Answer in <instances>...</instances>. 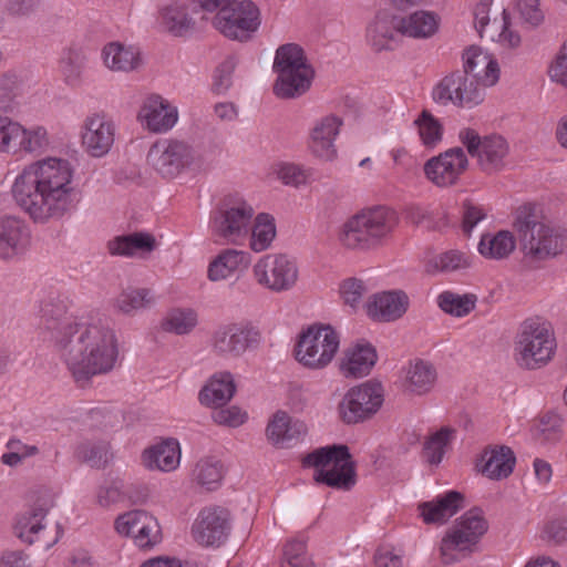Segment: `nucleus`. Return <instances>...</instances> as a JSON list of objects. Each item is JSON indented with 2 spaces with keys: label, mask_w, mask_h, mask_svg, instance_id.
Here are the masks:
<instances>
[{
  "label": "nucleus",
  "mask_w": 567,
  "mask_h": 567,
  "mask_svg": "<svg viewBox=\"0 0 567 567\" xmlns=\"http://www.w3.org/2000/svg\"><path fill=\"white\" fill-rule=\"evenodd\" d=\"M414 124L417 126L419 135L426 147H434L442 141L443 126L427 110L422 111Z\"/></svg>",
  "instance_id": "51"
},
{
  "label": "nucleus",
  "mask_w": 567,
  "mask_h": 567,
  "mask_svg": "<svg viewBox=\"0 0 567 567\" xmlns=\"http://www.w3.org/2000/svg\"><path fill=\"white\" fill-rule=\"evenodd\" d=\"M340 292L344 302L354 308L365 295L367 287L361 279L348 278L341 284Z\"/></svg>",
  "instance_id": "55"
},
{
  "label": "nucleus",
  "mask_w": 567,
  "mask_h": 567,
  "mask_svg": "<svg viewBox=\"0 0 567 567\" xmlns=\"http://www.w3.org/2000/svg\"><path fill=\"white\" fill-rule=\"evenodd\" d=\"M104 64L112 71L130 72L138 64V52L133 47L110 43L103 49Z\"/></svg>",
  "instance_id": "39"
},
{
  "label": "nucleus",
  "mask_w": 567,
  "mask_h": 567,
  "mask_svg": "<svg viewBox=\"0 0 567 567\" xmlns=\"http://www.w3.org/2000/svg\"><path fill=\"white\" fill-rule=\"evenodd\" d=\"M236 390L233 375L223 372L212 378L209 383L199 392L202 404L213 408L225 405L234 395Z\"/></svg>",
  "instance_id": "36"
},
{
  "label": "nucleus",
  "mask_w": 567,
  "mask_h": 567,
  "mask_svg": "<svg viewBox=\"0 0 567 567\" xmlns=\"http://www.w3.org/2000/svg\"><path fill=\"white\" fill-rule=\"evenodd\" d=\"M339 344V334L331 326L313 324L299 336L295 357L303 367L320 370L332 361Z\"/></svg>",
  "instance_id": "11"
},
{
  "label": "nucleus",
  "mask_w": 567,
  "mask_h": 567,
  "mask_svg": "<svg viewBox=\"0 0 567 567\" xmlns=\"http://www.w3.org/2000/svg\"><path fill=\"white\" fill-rule=\"evenodd\" d=\"M147 162L164 178H175L185 171L199 168L202 158L185 140L159 138L148 150Z\"/></svg>",
  "instance_id": "10"
},
{
  "label": "nucleus",
  "mask_w": 567,
  "mask_h": 567,
  "mask_svg": "<svg viewBox=\"0 0 567 567\" xmlns=\"http://www.w3.org/2000/svg\"><path fill=\"white\" fill-rule=\"evenodd\" d=\"M516 241L508 230H501L495 235L485 234L481 237L478 251L488 259L507 258L515 249Z\"/></svg>",
  "instance_id": "38"
},
{
  "label": "nucleus",
  "mask_w": 567,
  "mask_h": 567,
  "mask_svg": "<svg viewBox=\"0 0 567 567\" xmlns=\"http://www.w3.org/2000/svg\"><path fill=\"white\" fill-rule=\"evenodd\" d=\"M76 456L91 467L104 468L110 462V444L106 441H85L76 449Z\"/></svg>",
  "instance_id": "45"
},
{
  "label": "nucleus",
  "mask_w": 567,
  "mask_h": 567,
  "mask_svg": "<svg viewBox=\"0 0 567 567\" xmlns=\"http://www.w3.org/2000/svg\"><path fill=\"white\" fill-rule=\"evenodd\" d=\"M509 14L505 9H502L498 16H495L493 20L486 25L489 32L495 33L494 35H484L483 39L492 42H497L501 45L509 49H515L520 44V35L511 30Z\"/></svg>",
  "instance_id": "43"
},
{
  "label": "nucleus",
  "mask_w": 567,
  "mask_h": 567,
  "mask_svg": "<svg viewBox=\"0 0 567 567\" xmlns=\"http://www.w3.org/2000/svg\"><path fill=\"white\" fill-rule=\"evenodd\" d=\"M409 297L403 291H384L373 296L368 303V315L377 321L390 322L408 310Z\"/></svg>",
  "instance_id": "27"
},
{
  "label": "nucleus",
  "mask_w": 567,
  "mask_h": 567,
  "mask_svg": "<svg viewBox=\"0 0 567 567\" xmlns=\"http://www.w3.org/2000/svg\"><path fill=\"white\" fill-rule=\"evenodd\" d=\"M236 68V59L228 56L216 70L213 90L220 94L225 93L231 85V74Z\"/></svg>",
  "instance_id": "57"
},
{
  "label": "nucleus",
  "mask_w": 567,
  "mask_h": 567,
  "mask_svg": "<svg viewBox=\"0 0 567 567\" xmlns=\"http://www.w3.org/2000/svg\"><path fill=\"white\" fill-rule=\"evenodd\" d=\"M516 9L524 23L537 27L544 21L538 0H516Z\"/></svg>",
  "instance_id": "56"
},
{
  "label": "nucleus",
  "mask_w": 567,
  "mask_h": 567,
  "mask_svg": "<svg viewBox=\"0 0 567 567\" xmlns=\"http://www.w3.org/2000/svg\"><path fill=\"white\" fill-rule=\"evenodd\" d=\"M159 24L174 37H185L195 29V20L185 4L172 3L162 9Z\"/></svg>",
  "instance_id": "35"
},
{
  "label": "nucleus",
  "mask_w": 567,
  "mask_h": 567,
  "mask_svg": "<svg viewBox=\"0 0 567 567\" xmlns=\"http://www.w3.org/2000/svg\"><path fill=\"white\" fill-rule=\"evenodd\" d=\"M252 272L256 282L272 292L288 291L298 280L297 264L285 254L265 255L254 265Z\"/></svg>",
  "instance_id": "16"
},
{
  "label": "nucleus",
  "mask_w": 567,
  "mask_h": 567,
  "mask_svg": "<svg viewBox=\"0 0 567 567\" xmlns=\"http://www.w3.org/2000/svg\"><path fill=\"white\" fill-rule=\"evenodd\" d=\"M53 506L54 497L51 493L43 492L38 495L31 505L16 516L14 535L22 542L42 549L55 545L62 536V527L59 523H51L48 519Z\"/></svg>",
  "instance_id": "9"
},
{
  "label": "nucleus",
  "mask_w": 567,
  "mask_h": 567,
  "mask_svg": "<svg viewBox=\"0 0 567 567\" xmlns=\"http://www.w3.org/2000/svg\"><path fill=\"white\" fill-rule=\"evenodd\" d=\"M458 140L466 147L467 153L477 158L483 172L493 174L505 166L504 159L508 154V144L503 136L492 134L481 137L474 128L464 127L458 132Z\"/></svg>",
  "instance_id": "14"
},
{
  "label": "nucleus",
  "mask_w": 567,
  "mask_h": 567,
  "mask_svg": "<svg viewBox=\"0 0 567 567\" xmlns=\"http://www.w3.org/2000/svg\"><path fill=\"white\" fill-rule=\"evenodd\" d=\"M289 424V415L286 412L278 411L268 423L266 433L269 441L282 447L285 442V431Z\"/></svg>",
  "instance_id": "59"
},
{
  "label": "nucleus",
  "mask_w": 567,
  "mask_h": 567,
  "mask_svg": "<svg viewBox=\"0 0 567 567\" xmlns=\"http://www.w3.org/2000/svg\"><path fill=\"white\" fill-rule=\"evenodd\" d=\"M493 0H481L476 3L474 14V25L481 38L484 35H494L495 33L489 32L486 25L491 22Z\"/></svg>",
  "instance_id": "60"
},
{
  "label": "nucleus",
  "mask_w": 567,
  "mask_h": 567,
  "mask_svg": "<svg viewBox=\"0 0 567 567\" xmlns=\"http://www.w3.org/2000/svg\"><path fill=\"white\" fill-rule=\"evenodd\" d=\"M382 402L381 385L365 382L347 392L339 404L340 416L348 424L364 421L377 413Z\"/></svg>",
  "instance_id": "19"
},
{
  "label": "nucleus",
  "mask_w": 567,
  "mask_h": 567,
  "mask_svg": "<svg viewBox=\"0 0 567 567\" xmlns=\"http://www.w3.org/2000/svg\"><path fill=\"white\" fill-rule=\"evenodd\" d=\"M557 343L551 324L542 317L525 319L514 339L515 358L519 367L535 370L554 357Z\"/></svg>",
  "instance_id": "5"
},
{
  "label": "nucleus",
  "mask_w": 567,
  "mask_h": 567,
  "mask_svg": "<svg viewBox=\"0 0 567 567\" xmlns=\"http://www.w3.org/2000/svg\"><path fill=\"white\" fill-rule=\"evenodd\" d=\"M13 114L0 111V153L41 154L45 152L50 145L47 128L40 125L27 128L11 117Z\"/></svg>",
  "instance_id": "12"
},
{
  "label": "nucleus",
  "mask_w": 567,
  "mask_h": 567,
  "mask_svg": "<svg viewBox=\"0 0 567 567\" xmlns=\"http://www.w3.org/2000/svg\"><path fill=\"white\" fill-rule=\"evenodd\" d=\"M485 87L464 70L456 71L445 76L436 85L433 99L443 105L453 103L457 106L471 107L483 101Z\"/></svg>",
  "instance_id": "18"
},
{
  "label": "nucleus",
  "mask_w": 567,
  "mask_h": 567,
  "mask_svg": "<svg viewBox=\"0 0 567 567\" xmlns=\"http://www.w3.org/2000/svg\"><path fill=\"white\" fill-rule=\"evenodd\" d=\"M31 243L28 223L13 215L0 217V260L12 261L25 254Z\"/></svg>",
  "instance_id": "22"
},
{
  "label": "nucleus",
  "mask_w": 567,
  "mask_h": 567,
  "mask_svg": "<svg viewBox=\"0 0 567 567\" xmlns=\"http://www.w3.org/2000/svg\"><path fill=\"white\" fill-rule=\"evenodd\" d=\"M138 117L151 132L164 133L176 124L178 112L161 95L153 94L144 101Z\"/></svg>",
  "instance_id": "25"
},
{
  "label": "nucleus",
  "mask_w": 567,
  "mask_h": 567,
  "mask_svg": "<svg viewBox=\"0 0 567 567\" xmlns=\"http://www.w3.org/2000/svg\"><path fill=\"white\" fill-rule=\"evenodd\" d=\"M155 302L154 296L145 288H127L115 299L114 307L123 315L134 316Z\"/></svg>",
  "instance_id": "41"
},
{
  "label": "nucleus",
  "mask_w": 567,
  "mask_h": 567,
  "mask_svg": "<svg viewBox=\"0 0 567 567\" xmlns=\"http://www.w3.org/2000/svg\"><path fill=\"white\" fill-rule=\"evenodd\" d=\"M212 417L218 424L236 427L245 422L246 413L241 412L237 406H230L228 409L215 410Z\"/></svg>",
  "instance_id": "61"
},
{
  "label": "nucleus",
  "mask_w": 567,
  "mask_h": 567,
  "mask_svg": "<svg viewBox=\"0 0 567 567\" xmlns=\"http://www.w3.org/2000/svg\"><path fill=\"white\" fill-rule=\"evenodd\" d=\"M550 79L567 86V43L563 45L549 69Z\"/></svg>",
  "instance_id": "63"
},
{
  "label": "nucleus",
  "mask_w": 567,
  "mask_h": 567,
  "mask_svg": "<svg viewBox=\"0 0 567 567\" xmlns=\"http://www.w3.org/2000/svg\"><path fill=\"white\" fill-rule=\"evenodd\" d=\"M486 217V214L484 213L483 208L480 206H476L472 203H465L464 204V212H463V229L465 233H471L472 229Z\"/></svg>",
  "instance_id": "64"
},
{
  "label": "nucleus",
  "mask_w": 567,
  "mask_h": 567,
  "mask_svg": "<svg viewBox=\"0 0 567 567\" xmlns=\"http://www.w3.org/2000/svg\"><path fill=\"white\" fill-rule=\"evenodd\" d=\"M476 300L475 295L443 291L437 297V305L445 313L454 317H465L475 308Z\"/></svg>",
  "instance_id": "46"
},
{
  "label": "nucleus",
  "mask_w": 567,
  "mask_h": 567,
  "mask_svg": "<svg viewBox=\"0 0 567 567\" xmlns=\"http://www.w3.org/2000/svg\"><path fill=\"white\" fill-rule=\"evenodd\" d=\"M488 524L478 508L463 514L446 532L441 543L442 561L445 565L456 561L454 550H466L476 545L487 532Z\"/></svg>",
  "instance_id": "13"
},
{
  "label": "nucleus",
  "mask_w": 567,
  "mask_h": 567,
  "mask_svg": "<svg viewBox=\"0 0 567 567\" xmlns=\"http://www.w3.org/2000/svg\"><path fill=\"white\" fill-rule=\"evenodd\" d=\"M465 497L457 491H449L433 501L419 505L420 514L426 524H443L464 508Z\"/></svg>",
  "instance_id": "26"
},
{
  "label": "nucleus",
  "mask_w": 567,
  "mask_h": 567,
  "mask_svg": "<svg viewBox=\"0 0 567 567\" xmlns=\"http://www.w3.org/2000/svg\"><path fill=\"white\" fill-rule=\"evenodd\" d=\"M156 247V239L150 233L135 231L116 236L107 243L112 256L133 257L136 254H148Z\"/></svg>",
  "instance_id": "33"
},
{
  "label": "nucleus",
  "mask_w": 567,
  "mask_h": 567,
  "mask_svg": "<svg viewBox=\"0 0 567 567\" xmlns=\"http://www.w3.org/2000/svg\"><path fill=\"white\" fill-rule=\"evenodd\" d=\"M455 430L449 426L441 427L424 443L423 454L431 465H439L445 454V447L451 442Z\"/></svg>",
  "instance_id": "48"
},
{
  "label": "nucleus",
  "mask_w": 567,
  "mask_h": 567,
  "mask_svg": "<svg viewBox=\"0 0 567 567\" xmlns=\"http://www.w3.org/2000/svg\"><path fill=\"white\" fill-rule=\"evenodd\" d=\"M146 528L148 532L154 529L153 516L144 511H133L121 515L115 520V529L118 534L134 538L140 532Z\"/></svg>",
  "instance_id": "44"
},
{
  "label": "nucleus",
  "mask_w": 567,
  "mask_h": 567,
  "mask_svg": "<svg viewBox=\"0 0 567 567\" xmlns=\"http://www.w3.org/2000/svg\"><path fill=\"white\" fill-rule=\"evenodd\" d=\"M398 32L413 39H429L433 37L440 25V17L432 11L416 10L405 16L395 17Z\"/></svg>",
  "instance_id": "29"
},
{
  "label": "nucleus",
  "mask_w": 567,
  "mask_h": 567,
  "mask_svg": "<svg viewBox=\"0 0 567 567\" xmlns=\"http://www.w3.org/2000/svg\"><path fill=\"white\" fill-rule=\"evenodd\" d=\"M230 513L220 506L203 508L192 526V535L196 543L206 547H219L230 533Z\"/></svg>",
  "instance_id": "20"
},
{
  "label": "nucleus",
  "mask_w": 567,
  "mask_h": 567,
  "mask_svg": "<svg viewBox=\"0 0 567 567\" xmlns=\"http://www.w3.org/2000/svg\"><path fill=\"white\" fill-rule=\"evenodd\" d=\"M21 93V83L16 73H4L0 76V111L4 113L18 112L16 97Z\"/></svg>",
  "instance_id": "50"
},
{
  "label": "nucleus",
  "mask_w": 567,
  "mask_h": 567,
  "mask_svg": "<svg viewBox=\"0 0 567 567\" xmlns=\"http://www.w3.org/2000/svg\"><path fill=\"white\" fill-rule=\"evenodd\" d=\"M42 327L54 341L61 360L76 383L105 374L115 367L118 349L114 331L105 319L76 320L68 315V302L60 297L42 307Z\"/></svg>",
  "instance_id": "1"
},
{
  "label": "nucleus",
  "mask_w": 567,
  "mask_h": 567,
  "mask_svg": "<svg viewBox=\"0 0 567 567\" xmlns=\"http://www.w3.org/2000/svg\"><path fill=\"white\" fill-rule=\"evenodd\" d=\"M250 248L255 252L267 250L276 237V225L272 216L260 213L250 225Z\"/></svg>",
  "instance_id": "42"
},
{
  "label": "nucleus",
  "mask_w": 567,
  "mask_h": 567,
  "mask_svg": "<svg viewBox=\"0 0 567 567\" xmlns=\"http://www.w3.org/2000/svg\"><path fill=\"white\" fill-rule=\"evenodd\" d=\"M515 228L520 248L527 257L543 260L567 252V229L540 221L532 206L518 210Z\"/></svg>",
  "instance_id": "4"
},
{
  "label": "nucleus",
  "mask_w": 567,
  "mask_h": 567,
  "mask_svg": "<svg viewBox=\"0 0 567 567\" xmlns=\"http://www.w3.org/2000/svg\"><path fill=\"white\" fill-rule=\"evenodd\" d=\"M81 136L86 153L102 157L114 144L115 125L105 115L95 113L84 120Z\"/></svg>",
  "instance_id": "23"
},
{
  "label": "nucleus",
  "mask_w": 567,
  "mask_h": 567,
  "mask_svg": "<svg viewBox=\"0 0 567 567\" xmlns=\"http://www.w3.org/2000/svg\"><path fill=\"white\" fill-rule=\"evenodd\" d=\"M396 224L398 216L394 210L375 206L350 217L342 225L338 238L347 249L368 251L380 247Z\"/></svg>",
  "instance_id": "3"
},
{
  "label": "nucleus",
  "mask_w": 567,
  "mask_h": 567,
  "mask_svg": "<svg viewBox=\"0 0 567 567\" xmlns=\"http://www.w3.org/2000/svg\"><path fill=\"white\" fill-rule=\"evenodd\" d=\"M341 125L342 120L332 114L315 122L309 134V148L316 157L328 162L337 156L334 141Z\"/></svg>",
  "instance_id": "24"
},
{
  "label": "nucleus",
  "mask_w": 567,
  "mask_h": 567,
  "mask_svg": "<svg viewBox=\"0 0 567 567\" xmlns=\"http://www.w3.org/2000/svg\"><path fill=\"white\" fill-rule=\"evenodd\" d=\"M41 7V0H7L3 10L11 17L25 18L37 13Z\"/></svg>",
  "instance_id": "58"
},
{
  "label": "nucleus",
  "mask_w": 567,
  "mask_h": 567,
  "mask_svg": "<svg viewBox=\"0 0 567 567\" xmlns=\"http://www.w3.org/2000/svg\"><path fill=\"white\" fill-rule=\"evenodd\" d=\"M260 341L259 330L250 323H225L218 326L210 337L212 351L220 358L236 359Z\"/></svg>",
  "instance_id": "15"
},
{
  "label": "nucleus",
  "mask_w": 567,
  "mask_h": 567,
  "mask_svg": "<svg viewBox=\"0 0 567 567\" xmlns=\"http://www.w3.org/2000/svg\"><path fill=\"white\" fill-rule=\"evenodd\" d=\"M272 68L278 75L274 92L280 99H295L305 94L315 75L303 49L296 43H286L277 49Z\"/></svg>",
  "instance_id": "8"
},
{
  "label": "nucleus",
  "mask_w": 567,
  "mask_h": 567,
  "mask_svg": "<svg viewBox=\"0 0 567 567\" xmlns=\"http://www.w3.org/2000/svg\"><path fill=\"white\" fill-rule=\"evenodd\" d=\"M248 255L241 250H223L208 267V278L212 281H219L228 278L240 267L248 265Z\"/></svg>",
  "instance_id": "37"
},
{
  "label": "nucleus",
  "mask_w": 567,
  "mask_h": 567,
  "mask_svg": "<svg viewBox=\"0 0 567 567\" xmlns=\"http://www.w3.org/2000/svg\"><path fill=\"white\" fill-rule=\"evenodd\" d=\"M16 204L38 224L62 218L75 197L69 161L49 157L27 166L11 187Z\"/></svg>",
  "instance_id": "2"
},
{
  "label": "nucleus",
  "mask_w": 567,
  "mask_h": 567,
  "mask_svg": "<svg viewBox=\"0 0 567 567\" xmlns=\"http://www.w3.org/2000/svg\"><path fill=\"white\" fill-rule=\"evenodd\" d=\"M223 475L221 463L212 457L199 460L194 470L195 481L207 491L216 489L223 480Z\"/></svg>",
  "instance_id": "47"
},
{
  "label": "nucleus",
  "mask_w": 567,
  "mask_h": 567,
  "mask_svg": "<svg viewBox=\"0 0 567 567\" xmlns=\"http://www.w3.org/2000/svg\"><path fill=\"white\" fill-rule=\"evenodd\" d=\"M470 257L460 250H449L440 254L430 261V266L442 272H452L470 267Z\"/></svg>",
  "instance_id": "52"
},
{
  "label": "nucleus",
  "mask_w": 567,
  "mask_h": 567,
  "mask_svg": "<svg viewBox=\"0 0 567 567\" xmlns=\"http://www.w3.org/2000/svg\"><path fill=\"white\" fill-rule=\"evenodd\" d=\"M480 471L486 477L501 481L508 477L514 470L516 457L508 446H495L486 449L481 456Z\"/></svg>",
  "instance_id": "30"
},
{
  "label": "nucleus",
  "mask_w": 567,
  "mask_h": 567,
  "mask_svg": "<svg viewBox=\"0 0 567 567\" xmlns=\"http://www.w3.org/2000/svg\"><path fill=\"white\" fill-rule=\"evenodd\" d=\"M200 9L217 11L214 27L226 38L247 41L260 25V12L250 0H192Z\"/></svg>",
  "instance_id": "7"
},
{
  "label": "nucleus",
  "mask_w": 567,
  "mask_h": 567,
  "mask_svg": "<svg viewBox=\"0 0 567 567\" xmlns=\"http://www.w3.org/2000/svg\"><path fill=\"white\" fill-rule=\"evenodd\" d=\"M254 215L255 209L245 200L225 203L212 220L214 237L217 240L238 243L249 235Z\"/></svg>",
  "instance_id": "17"
},
{
  "label": "nucleus",
  "mask_w": 567,
  "mask_h": 567,
  "mask_svg": "<svg viewBox=\"0 0 567 567\" xmlns=\"http://www.w3.org/2000/svg\"><path fill=\"white\" fill-rule=\"evenodd\" d=\"M464 71L477 80L483 86H492L499 79V68L497 62L492 59L478 47H470L463 54Z\"/></svg>",
  "instance_id": "28"
},
{
  "label": "nucleus",
  "mask_w": 567,
  "mask_h": 567,
  "mask_svg": "<svg viewBox=\"0 0 567 567\" xmlns=\"http://www.w3.org/2000/svg\"><path fill=\"white\" fill-rule=\"evenodd\" d=\"M563 420L555 413L544 415L536 426L538 439L545 442H556L560 437Z\"/></svg>",
  "instance_id": "54"
},
{
  "label": "nucleus",
  "mask_w": 567,
  "mask_h": 567,
  "mask_svg": "<svg viewBox=\"0 0 567 567\" xmlns=\"http://www.w3.org/2000/svg\"><path fill=\"white\" fill-rule=\"evenodd\" d=\"M395 17L382 11L379 12L367 28V40L377 52L391 50V43L395 38L398 28Z\"/></svg>",
  "instance_id": "34"
},
{
  "label": "nucleus",
  "mask_w": 567,
  "mask_h": 567,
  "mask_svg": "<svg viewBox=\"0 0 567 567\" xmlns=\"http://www.w3.org/2000/svg\"><path fill=\"white\" fill-rule=\"evenodd\" d=\"M377 358L375 349L371 344L358 343L344 352L340 370L346 377L362 378L370 373Z\"/></svg>",
  "instance_id": "32"
},
{
  "label": "nucleus",
  "mask_w": 567,
  "mask_h": 567,
  "mask_svg": "<svg viewBox=\"0 0 567 567\" xmlns=\"http://www.w3.org/2000/svg\"><path fill=\"white\" fill-rule=\"evenodd\" d=\"M435 381L434 367L426 361L419 360L408 369L404 385L408 391L422 395L434 386Z\"/></svg>",
  "instance_id": "40"
},
{
  "label": "nucleus",
  "mask_w": 567,
  "mask_h": 567,
  "mask_svg": "<svg viewBox=\"0 0 567 567\" xmlns=\"http://www.w3.org/2000/svg\"><path fill=\"white\" fill-rule=\"evenodd\" d=\"M468 159L462 147H452L424 164L425 176L436 186L454 185L467 169Z\"/></svg>",
  "instance_id": "21"
},
{
  "label": "nucleus",
  "mask_w": 567,
  "mask_h": 567,
  "mask_svg": "<svg viewBox=\"0 0 567 567\" xmlns=\"http://www.w3.org/2000/svg\"><path fill=\"white\" fill-rule=\"evenodd\" d=\"M278 178L286 185L299 186L306 183L305 171L295 164H281L277 171Z\"/></svg>",
  "instance_id": "62"
},
{
  "label": "nucleus",
  "mask_w": 567,
  "mask_h": 567,
  "mask_svg": "<svg viewBox=\"0 0 567 567\" xmlns=\"http://www.w3.org/2000/svg\"><path fill=\"white\" fill-rule=\"evenodd\" d=\"M197 324V313L192 309H174L162 321V329L176 334H187Z\"/></svg>",
  "instance_id": "49"
},
{
  "label": "nucleus",
  "mask_w": 567,
  "mask_h": 567,
  "mask_svg": "<svg viewBox=\"0 0 567 567\" xmlns=\"http://www.w3.org/2000/svg\"><path fill=\"white\" fill-rule=\"evenodd\" d=\"M311 565L302 540H291L285 546L281 567H311Z\"/></svg>",
  "instance_id": "53"
},
{
  "label": "nucleus",
  "mask_w": 567,
  "mask_h": 567,
  "mask_svg": "<svg viewBox=\"0 0 567 567\" xmlns=\"http://www.w3.org/2000/svg\"><path fill=\"white\" fill-rule=\"evenodd\" d=\"M181 461L179 444L174 439H167L157 443L143 453V463L148 470L171 472Z\"/></svg>",
  "instance_id": "31"
},
{
  "label": "nucleus",
  "mask_w": 567,
  "mask_h": 567,
  "mask_svg": "<svg viewBox=\"0 0 567 567\" xmlns=\"http://www.w3.org/2000/svg\"><path fill=\"white\" fill-rule=\"evenodd\" d=\"M302 463L316 468L313 480L318 484L350 491L357 483L355 462L344 444L316 449L305 456Z\"/></svg>",
  "instance_id": "6"
}]
</instances>
